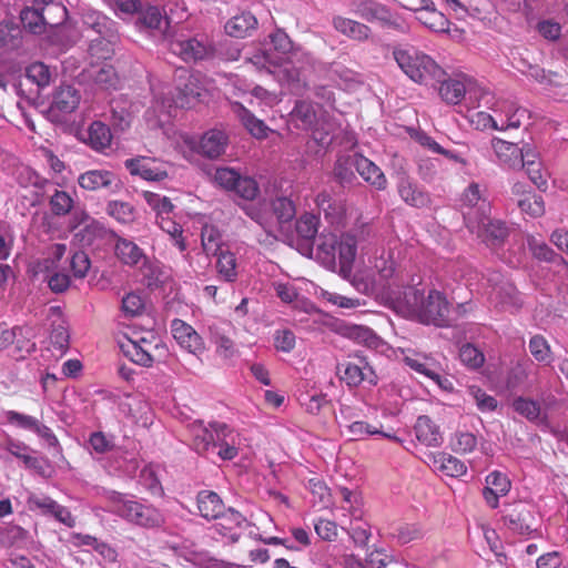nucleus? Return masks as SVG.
Wrapping results in <instances>:
<instances>
[{"instance_id": "58", "label": "nucleus", "mask_w": 568, "mask_h": 568, "mask_svg": "<svg viewBox=\"0 0 568 568\" xmlns=\"http://www.w3.org/2000/svg\"><path fill=\"white\" fill-rule=\"evenodd\" d=\"M201 243L203 252L210 255H216L221 250V235L214 226L205 225L201 232Z\"/></svg>"}, {"instance_id": "29", "label": "nucleus", "mask_w": 568, "mask_h": 568, "mask_svg": "<svg viewBox=\"0 0 568 568\" xmlns=\"http://www.w3.org/2000/svg\"><path fill=\"white\" fill-rule=\"evenodd\" d=\"M200 515L206 520L220 518L224 511V504L220 496L212 490H202L196 497Z\"/></svg>"}, {"instance_id": "56", "label": "nucleus", "mask_w": 568, "mask_h": 568, "mask_svg": "<svg viewBox=\"0 0 568 568\" xmlns=\"http://www.w3.org/2000/svg\"><path fill=\"white\" fill-rule=\"evenodd\" d=\"M320 226V219L313 213H305L297 219L295 229L298 236L304 240H314Z\"/></svg>"}, {"instance_id": "50", "label": "nucleus", "mask_w": 568, "mask_h": 568, "mask_svg": "<svg viewBox=\"0 0 568 568\" xmlns=\"http://www.w3.org/2000/svg\"><path fill=\"white\" fill-rule=\"evenodd\" d=\"M118 38H108V37H97L90 40L89 44V54L92 59L99 60H108L112 57L114 52V44L116 43Z\"/></svg>"}, {"instance_id": "55", "label": "nucleus", "mask_w": 568, "mask_h": 568, "mask_svg": "<svg viewBox=\"0 0 568 568\" xmlns=\"http://www.w3.org/2000/svg\"><path fill=\"white\" fill-rule=\"evenodd\" d=\"M528 348L537 362L542 364H550L552 362L550 345L542 335H534L529 339Z\"/></svg>"}, {"instance_id": "64", "label": "nucleus", "mask_w": 568, "mask_h": 568, "mask_svg": "<svg viewBox=\"0 0 568 568\" xmlns=\"http://www.w3.org/2000/svg\"><path fill=\"white\" fill-rule=\"evenodd\" d=\"M459 358L464 365L473 369L479 368L485 362L483 352L469 343L460 347Z\"/></svg>"}, {"instance_id": "26", "label": "nucleus", "mask_w": 568, "mask_h": 568, "mask_svg": "<svg viewBox=\"0 0 568 568\" xmlns=\"http://www.w3.org/2000/svg\"><path fill=\"white\" fill-rule=\"evenodd\" d=\"M353 164L357 173L373 187L376 190H384L386 187L387 180L382 170L373 161L362 154H354Z\"/></svg>"}, {"instance_id": "4", "label": "nucleus", "mask_w": 568, "mask_h": 568, "mask_svg": "<svg viewBox=\"0 0 568 568\" xmlns=\"http://www.w3.org/2000/svg\"><path fill=\"white\" fill-rule=\"evenodd\" d=\"M318 261L327 268L334 270L339 265L341 270H347L355 260V240L351 235L322 233L316 247Z\"/></svg>"}, {"instance_id": "16", "label": "nucleus", "mask_w": 568, "mask_h": 568, "mask_svg": "<svg viewBox=\"0 0 568 568\" xmlns=\"http://www.w3.org/2000/svg\"><path fill=\"white\" fill-rule=\"evenodd\" d=\"M214 435V454L222 460H232L239 455L240 434L224 423H212Z\"/></svg>"}, {"instance_id": "20", "label": "nucleus", "mask_w": 568, "mask_h": 568, "mask_svg": "<svg viewBox=\"0 0 568 568\" xmlns=\"http://www.w3.org/2000/svg\"><path fill=\"white\" fill-rule=\"evenodd\" d=\"M171 332L178 344L187 352L199 355L205 351V344L201 335L187 323L175 318L171 323Z\"/></svg>"}, {"instance_id": "38", "label": "nucleus", "mask_w": 568, "mask_h": 568, "mask_svg": "<svg viewBox=\"0 0 568 568\" xmlns=\"http://www.w3.org/2000/svg\"><path fill=\"white\" fill-rule=\"evenodd\" d=\"M514 410L531 423H544L547 418L542 413L540 404L531 398L518 396L511 404Z\"/></svg>"}, {"instance_id": "36", "label": "nucleus", "mask_w": 568, "mask_h": 568, "mask_svg": "<svg viewBox=\"0 0 568 568\" xmlns=\"http://www.w3.org/2000/svg\"><path fill=\"white\" fill-rule=\"evenodd\" d=\"M84 26L98 37L119 38L115 22L100 12H90L84 16Z\"/></svg>"}, {"instance_id": "37", "label": "nucleus", "mask_w": 568, "mask_h": 568, "mask_svg": "<svg viewBox=\"0 0 568 568\" xmlns=\"http://www.w3.org/2000/svg\"><path fill=\"white\" fill-rule=\"evenodd\" d=\"M234 112L245 129L256 139H264L270 131L264 121L257 119L250 110L241 103L234 104Z\"/></svg>"}, {"instance_id": "1", "label": "nucleus", "mask_w": 568, "mask_h": 568, "mask_svg": "<svg viewBox=\"0 0 568 568\" xmlns=\"http://www.w3.org/2000/svg\"><path fill=\"white\" fill-rule=\"evenodd\" d=\"M232 42L225 40L214 44L206 37L178 38L170 42V50L185 62H196L220 58L223 60H237L240 51L231 48Z\"/></svg>"}, {"instance_id": "12", "label": "nucleus", "mask_w": 568, "mask_h": 568, "mask_svg": "<svg viewBox=\"0 0 568 568\" xmlns=\"http://www.w3.org/2000/svg\"><path fill=\"white\" fill-rule=\"evenodd\" d=\"M460 207L465 225L468 230L478 229L479 219L490 213L489 202L481 195L480 186L471 183L460 197Z\"/></svg>"}, {"instance_id": "42", "label": "nucleus", "mask_w": 568, "mask_h": 568, "mask_svg": "<svg viewBox=\"0 0 568 568\" xmlns=\"http://www.w3.org/2000/svg\"><path fill=\"white\" fill-rule=\"evenodd\" d=\"M112 133L110 128L100 121H94L88 129V143L95 151H104L110 148Z\"/></svg>"}, {"instance_id": "28", "label": "nucleus", "mask_w": 568, "mask_h": 568, "mask_svg": "<svg viewBox=\"0 0 568 568\" xmlns=\"http://www.w3.org/2000/svg\"><path fill=\"white\" fill-rule=\"evenodd\" d=\"M332 24L337 32L355 41H366L372 34L368 26L342 16H335Z\"/></svg>"}, {"instance_id": "9", "label": "nucleus", "mask_w": 568, "mask_h": 568, "mask_svg": "<svg viewBox=\"0 0 568 568\" xmlns=\"http://www.w3.org/2000/svg\"><path fill=\"white\" fill-rule=\"evenodd\" d=\"M349 358L354 361H346L336 366L339 379L351 388L359 386L363 382H366L369 386H376L378 377L366 357L359 353H354L349 355Z\"/></svg>"}, {"instance_id": "46", "label": "nucleus", "mask_w": 568, "mask_h": 568, "mask_svg": "<svg viewBox=\"0 0 568 568\" xmlns=\"http://www.w3.org/2000/svg\"><path fill=\"white\" fill-rule=\"evenodd\" d=\"M390 538L399 545H406L423 538L424 531L418 524H397L389 528Z\"/></svg>"}, {"instance_id": "45", "label": "nucleus", "mask_w": 568, "mask_h": 568, "mask_svg": "<svg viewBox=\"0 0 568 568\" xmlns=\"http://www.w3.org/2000/svg\"><path fill=\"white\" fill-rule=\"evenodd\" d=\"M530 511L525 507H516L511 513L503 517L504 525L511 531L519 535H527L531 531L528 519Z\"/></svg>"}, {"instance_id": "7", "label": "nucleus", "mask_w": 568, "mask_h": 568, "mask_svg": "<svg viewBox=\"0 0 568 568\" xmlns=\"http://www.w3.org/2000/svg\"><path fill=\"white\" fill-rule=\"evenodd\" d=\"M479 105H485L497 118L499 131L518 129L527 115V110L511 99L495 98L489 91H481Z\"/></svg>"}, {"instance_id": "13", "label": "nucleus", "mask_w": 568, "mask_h": 568, "mask_svg": "<svg viewBox=\"0 0 568 568\" xmlns=\"http://www.w3.org/2000/svg\"><path fill=\"white\" fill-rule=\"evenodd\" d=\"M29 510L41 516L53 518L69 528L75 526V518L71 511L44 494H30L27 498Z\"/></svg>"}, {"instance_id": "53", "label": "nucleus", "mask_w": 568, "mask_h": 568, "mask_svg": "<svg viewBox=\"0 0 568 568\" xmlns=\"http://www.w3.org/2000/svg\"><path fill=\"white\" fill-rule=\"evenodd\" d=\"M156 224L161 227L162 231L168 233L171 239L173 240V243L181 252H184L186 250V243L183 237V230L182 226L176 223L171 215L156 219Z\"/></svg>"}, {"instance_id": "52", "label": "nucleus", "mask_w": 568, "mask_h": 568, "mask_svg": "<svg viewBox=\"0 0 568 568\" xmlns=\"http://www.w3.org/2000/svg\"><path fill=\"white\" fill-rule=\"evenodd\" d=\"M143 199L148 205L156 213V219L171 215L174 211V204L166 196L150 191L143 192Z\"/></svg>"}, {"instance_id": "44", "label": "nucleus", "mask_w": 568, "mask_h": 568, "mask_svg": "<svg viewBox=\"0 0 568 568\" xmlns=\"http://www.w3.org/2000/svg\"><path fill=\"white\" fill-rule=\"evenodd\" d=\"M217 257L215 268L219 277L224 282L233 283L237 278V261L234 253L221 251L215 255Z\"/></svg>"}, {"instance_id": "49", "label": "nucleus", "mask_w": 568, "mask_h": 568, "mask_svg": "<svg viewBox=\"0 0 568 568\" xmlns=\"http://www.w3.org/2000/svg\"><path fill=\"white\" fill-rule=\"evenodd\" d=\"M6 449L14 457L21 459L27 468L37 470L38 473L42 470L41 460L28 454L30 448L24 443L9 439L6 444Z\"/></svg>"}, {"instance_id": "17", "label": "nucleus", "mask_w": 568, "mask_h": 568, "mask_svg": "<svg viewBox=\"0 0 568 568\" xmlns=\"http://www.w3.org/2000/svg\"><path fill=\"white\" fill-rule=\"evenodd\" d=\"M112 241L114 242V253L124 265L144 268L150 264L144 251L132 240L112 233Z\"/></svg>"}, {"instance_id": "19", "label": "nucleus", "mask_w": 568, "mask_h": 568, "mask_svg": "<svg viewBox=\"0 0 568 568\" xmlns=\"http://www.w3.org/2000/svg\"><path fill=\"white\" fill-rule=\"evenodd\" d=\"M486 213V216L479 219L478 229L469 230L470 233L476 234L487 246L498 247L503 244L508 235L506 224L499 220H493Z\"/></svg>"}, {"instance_id": "21", "label": "nucleus", "mask_w": 568, "mask_h": 568, "mask_svg": "<svg viewBox=\"0 0 568 568\" xmlns=\"http://www.w3.org/2000/svg\"><path fill=\"white\" fill-rule=\"evenodd\" d=\"M50 2H45V6L38 7H26L20 12V20L29 32L33 34H42L45 32L47 26H54L55 22H52L48 18V13L53 9H60L55 6H50Z\"/></svg>"}, {"instance_id": "51", "label": "nucleus", "mask_w": 568, "mask_h": 568, "mask_svg": "<svg viewBox=\"0 0 568 568\" xmlns=\"http://www.w3.org/2000/svg\"><path fill=\"white\" fill-rule=\"evenodd\" d=\"M50 210L55 216H64L74 209V201L72 196L65 192L54 189L53 194L49 201Z\"/></svg>"}, {"instance_id": "23", "label": "nucleus", "mask_w": 568, "mask_h": 568, "mask_svg": "<svg viewBox=\"0 0 568 568\" xmlns=\"http://www.w3.org/2000/svg\"><path fill=\"white\" fill-rule=\"evenodd\" d=\"M119 346L123 355L131 362L144 367L152 366L154 361L151 354L152 343L146 338L141 337L134 341L125 337L123 341L119 342Z\"/></svg>"}, {"instance_id": "18", "label": "nucleus", "mask_w": 568, "mask_h": 568, "mask_svg": "<svg viewBox=\"0 0 568 568\" xmlns=\"http://www.w3.org/2000/svg\"><path fill=\"white\" fill-rule=\"evenodd\" d=\"M187 143L199 154L209 159H217L225 152L227 135L221 130H210L199 140L191 139Z\"/></svg>"}, {"instance_id": "43", "label": "nucleus", "mask_w": 568, "mask_h": 568, "mask_svg": "<svg viewBox=\"0 0 568 568\" xmlns=\"http://www.w3.org/2000/svg\"><path fill=\"white\" fill-rule=\"evenodd\" d=\"M23 42V32L21 28L11 21L0 23V49L13 51L19 49Z\"/></svg>"}, {"instance_id": "25", "label": "nucleus", "mask_w": 568, "mask_h": 568, "mask_svg": "<svg viewBox=\"0 0 568 568\" xmlns=\"http://www.w3.org/2000/svg\"><path fill=\"white\" fill-rule=\"evenodd\" d=\"M113 231L105 229L99 221L92 219L79 229L74 235V242L81 247H89L103 240H112Z\"/></svg>"}, {"instance_id": "32", "label": "nucleus", "mask_w": 568, "mask_h": 568, "mask_svg": "<svg viewBox=\"0 0 568 568\" xmlns=\"http://www.w3.org/2000/svg\"><path fill=\"white\" fill-rule=\"evenodd\" d=\"M416 438L430 447L440 446L443 438L439 427L426 415L419 416L414 426Z\"/></svg>"}, {"instance_id": "41", "label": "nucleus", "mask_w": 568, "mask_h": 568, "mask_svg": "<svg viewBox=\"0 0 568 568\" xmlns=\"http://www.w3.org/2000/svg\"><path fill=\"white\" fill-rule=\"evenodd\" d=\"M417 20L434 32L449 31V20L435 8H428V4H425L423 9L417 10Z\"/></svg>"}, {"instance_id": "34", "label": "nucleus", "mask_w": 568, "mask_h": 568, "mask_svg": "<svg viewBox=\"0 0 568 568\" xmlns=\"http://www.w3.org/2000/svg\"><path fill=\"white\" fill-rule=\"evenodd\" d=\"M534 367V363L526 358L517 362L508 372L506 386L509 390L527 389L530 387L528 378Z\"/></svg>"}, {"instance_id": "27", "label": "nucleus", "mask_w": 568, "mask_h": 568, "mask_svg": "<svg viewBox=\"0 0 568 568\" xmlns=\"http://www.w3.org/2000/svg\"><path fill=\"white\" fill-rule=\"evenodd\" d=\"M397 190L400 199L413 207L423 209L432 203L429 193L407 178L399 180Z\"/></svg>"}, {"instance_id": "2", "label": "nucleus", "mask_w": 568, "mask_h": 568, "mask_svg": "<svg viewBox=\"0 0 568 568\" xmlns=\"http://www.w3.org/2000/svg\"><path fill=\"white\" fill-rule=\"evenodd\" d=\"M393 55L402 71L416 83L435 85V81L446 75L433 58L414 48H396Z\"/></svg>"}, {"instance_id": "31", "label": "nucleus", "mask_w": 568, "mask_h": 568, "mask_svg": "<svg viewBox=\"0 0 568 568\" xmlns=\"http://www.w3.org/2000/svg\"><path fill=\"white\" fill-rule=\"evenodd\" d=\"M315 203L320 212L324 214L325 220L332 226H339L343 223L345 216L344 207L333 200L329 193L325 191L318 193Z\"/></svg>"}, {"instance_id": "15", "label": "nucleus", "mask_w": 568, "mask_h": 568, "mask_svg": "<svg viewBox=\"0 0 568 568\" xmlns=\"http://www.w3.org/2000/svg\"><path fill=\"white\" fill-rule=\"evenodd\" d=\"M498 273L491 274L489 282H494L489 297L496 306L510 313L518 311L523 305L520 293L515 285L508 281H499Z\"/></svg>"}, {"instance_id": "11", "label": "nucleus", "mask_w": 568, "mask_h": 568, "mask_svg": "<svg viewBox=\"0 0 568 568\" xmlns=\"http://www.w3.org/2000/svg\"><path fill=\"white\" fill-rule=\"evenodd\" d=\"M439 83L438 92L444 102L447 104H458L466 95L471 98H480L484 89L479 88L475 81L465 74H459L455 78L435 81V84Z\"/></svg>"}, {"instance_id": "59", "label": "nucleus", "mask_w": 568, "mask_h": 568, "mask_svg": "<svg viewBox=\"0 0 568 568\" xmlns=\"http://www.w3.org/2000/svg\"><path fill=\"white\" fill-rule=\"evenodd\" d=\"M518 207L521 212L538 217L545 213V202L541 195L528 193L518 200Z\"/></svg>"}, {"instance_id": "61", "label": "nucleus", "mask_w": 568, "mask_h": 568, "mask_svg": "<svg viewBox=\"0 0 568 568\" xmlns=\"http://www.w3.org/2000/svg\"><path fill=\"white\" fill-rule=\"evenodd\" d=\"M106 213L124 224L134 220V207L123 201H110L106 205Z\"/></svg>"}, {"instance_id": "10", "label": "nucleus", "mask_w": 568, "mask_h": 568, "mask_svg": "<svg viewBox=\"0 0 568 568\" xmlns=\"http://www.w3.org/2000/svg\"><path fill=\"white\" fill-rule=\"evenodd\" d=\"M355 14L368 22H379L384 28L394 29L402 33L408 31L407 24L390 10L375 0H356L353 3Z\"/></svg>"}, {"instance_id": "22", "label": "nucleus", "mask_w": 568, "mask_h": 568, "mask_svg": "<svg viewBox=\"0 0 568 568\" xmlns=\"http://www.w3.org/2000/svg\"><path fill=\"white\" fill-rule=\"evenodd\" d=\"M79 185L88 191H97L105 189L115 192L120 189V180L118 176L106 170H90L82 173L78 179Z\"/></svg>"}, {"instance_id": "24", "label": "nucleus", "mask_w": 568, "mask_h": 568, "mask_svg": "<svg viewBox=\"0 0 568 568\" xmlns=\"http://www.w3.org/2000/svg\"><path fill=\"white\" fill-rule=\"evenodd\" d=\"M490 143L499 165L510 170L519 169L523 149L518 144L499 138H493Z\"/></svg>"}, {"instance_id": "3", "label": "nucleus", "mask_w": 568, "mask_h": 568, "mask_svg": "<svg viewBox=\"0 0 568 568\" xmlns=\"http://www.w3.org/2000/svg\"><path fill=\"white\" fill-rule=\"evenodd\" d=\"M384 296L397 314L415 320L425 296L422 277L414 275L407 283L403 280L399 283L388 284L384 288Z\"/></svg>"}, {"instance_id": "40", "label": "nucleus", "mask_w": 568, "mask_h": 568, "mask_svg": "<svg viewBox=\"0 0 568 568\" xmlns=\"http://www.w3.org/2000/svg\"><path fill=\"white\" fill-rule=\"evenodd\" d=\"M433 465L436 469L450 477H459L467 471V466L460 459L444 452L433 456Z\"/></svg>"}, {"instance_id": "8", "label": "nucleus", "mask_w": 568, "mask_h": 568, "mask_svg": "<svg viewBox=\"0 0 568 568\" xmlns=\"http://www.w3.org/2000/svg\"><path fill=\"white\" fill-rule=\"evenodd\" d=\"M450 313V304L445 295L437 290H430L427 296H424L415 320L423 324L445 327L452 323Z\"/></svg>"}, {"instance_id": "60", "label": "nucleus", "mask_w": 568, "mask_h": 568, "mask_svg": "<svg viewBox=\"0 0 568 568\" xmlns=\"http://www.w3.org/2000/svg\"><path fill=\"white\" fill-rule=\"evenodd\" d=\"M478 445L477 437L469 432H457L452 438V449L458 454H470Z\"/></svg>"}, {"instance_id": "54", "label": "nucleus", "mask_w": 568, "mask_h": 568, "mask_svg": "<svg viewBox=\"0 0 568 568\" xmlns=\"http://www.w3.org/2000/svg\"><path fill=\"white\" fill-rule=\"evenodd\" d=\"M136 13L139 14L136 23L146 29H160L164 20L163 13L156 6H141Z\"/></svg>"}, {"instance_id": "5", "label": "nucleus", "mask_w": 568, "mask_h": 568, "mask_svg": "<svg viewBox=\"0 0 568 568\" xmlns=\"http://www.w3.org/2000/svg\"><path fill=\"white\" fill-rule=\"evenodd\" d=\"M271 44L277 52L276 55L266 51L264 59L271 65H283L284 63H293V61L302 60L301 65L297 69L290 70L285 67V72L288 73V80L292 82H301L302 73L306 70V65L313 64V57L308 52H304L300 49H293V42L290 37L281 29L274 31L271 36Z\"/></svg>"}, {"instance_id": "35", "label": "nucleus", "mask_w": 568, "mask_h": 568, "mask_svg": "<svg viewBox=\"0 0 568 568\" xmlns=\"http://www.w3.org/2000/svg\"><path fill=\"white\" fill-rule=\"evenodd\" d=\"M291 119L296 128L306 131L313 129L318 121L313 103L305 100L296 101L291 112Z\"/></svg>"}, {"instance_id": "14", "label": "nucleus", "mask_w": 568, "mask_h": 568, "mask_svg": "<svg viewBox=\"0 0 568 568\" xmlns=\"http://www.w3.org/2000/svg\"><path fill=\"white\" fill-rule=\"evenodd\" d=\"M124 168L132 176H139L148 182H162L169 176L170 165L156 158L139 155L126 159Z\"/></svg>"}, {"instance_id": "63", "label": "nucleus", "mask_w": 568, "mask_h": 568, "mask_svg": "<svg viewBox=\"0 0 568 568\" xmlns=\"http://www.w3.org/2000/svg\"><path fill=\"white\" fill-rule=\"evenodd\" d=\"M26 77L39 88L48 87L51 82V71L49 67L42 62L31 63L26 69Z\"/></svg>"}, {"instance_id": "47", "label": "nucleus", "mask_w": 568, "mask_h": 568, "mask_svg": "<svg viewBox=\"0 0 568 568\" xmlns=\"http://www.w3.org/2000/svg\"><path fill=\"white\" fill-rule=\"evenodd\" d=\"M346 432L351 440H361L369 435H379L394 442H399V438L397 436L389 433H384L379 430L377 427L372 426L363 420H356L347 425Z\"/></svg>"}, {"instance_id": "48", "label": "nucleus", "mask_w": 568, "mask_h": 568, "mask_svg": "<svg viewBox=\"0 0 568 568\" xmlns=\"http://www.w3.org/2000/svg\"><path fill=\"white\" fill-rule=\"evenodd\" d=\"M50 333V346L58 352V356H62L69 348L70 334L64 320L53 322Z\"/></svg>"}, {"instance_id": "30", "label": "nucleus", "mask_w": 568, "mask_h": 568, "mask_svg": "<svg viewBox=\"0 0 568 568\" xmlns=\"http://www.w3.org/2000/svg\"><path fill=\"white\" fill-rule=\"evenodd\" d=\"M192 447L193 449L203 456L210 457L214 455V430L213 428H206L202 422L192 424Z\"/></svg>"}, {"instance_id": "39", "label": "nucleus", "mask_w": 568, "mask_h": 568, "mask_svg": "<svg viewBox=\"0 0 568 568\" xmlns=\"http://www.w3.org/2000/svg\"><path fill=\"white\" fill-rule=\"evenodd\" d=\"M257 26V19L248 11L231 18L225 24V31L234 38H243Z\"/></svg>"}, {"instance_id": "62", "label": "nucleus", "mask_w": 568, "mask_h": 568, "mask_svg": "<svg viewBox=\"0 0 568 568\" xmlns=\"http://www.w3.org/2000/svg\"><path fill=\"white\" fill-rule=\"evenodd\" d=\"M163 11V18L166 20V23H181L187 18L183 0H165Z\"/></svg>"}, {"instance_id": "33", "label": "nucleus", "mask_w": 568, "mask_h": 568, "mask_svg": "<svg viewBox=\"0 0 568 568\" xmlns=\"http://www.w3.org/2000/svg\"><path fill=\"white\" fill-rule=\"evenodd\" d=\"M80 103V94L72 85H62L53 94L51 110L61 113L73 112Z\"/></svg>"}, {"instance_id": "57", "label": "nucleus", "mask_w": 568, "mask_h": 568, "mask_svg": "<svg viewBox=\"0 0 568 568\" xmlns=\"http://www.w3.org/2000/svg\"><path fill=\"white\" fill-rule=\"evenodd\" d=\"M344 235H351L354 237L355 252L357 251V246L365 248L377 239V233L369 223L356 225L351 232L344 233Z\"/></svg>"}, {"instance_id": "6", "label": "nucleus", "mask_w": 568, "mask_h": 568, "mask_svg": "<svg viewBox=\"0 0 568 568\" xmlns=\"http://www.w3.org/2000/svg\"><path fill=\"white\" fill-rule=\"evenodd\" d=\"M114 513L124 520L144 528L160 527L163 514L145 500L121 497L114 503Z\"/></svg>"}]
</instances>
